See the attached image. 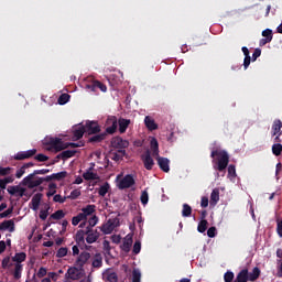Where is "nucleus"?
<instances>
[{
	"mask_svg": "<svg viewBox=\"0 0 282 282\" xmlns=\"http://www.w3.org/2000/svg\"><path fill=\"white\" fill-rule=\"evenodd\" d=\"M70 98H72V96H69V94H62L58 97L57 102H58V105H67V102H69Z\"/></svg>",
	"mask_w": 282,
	"mask_h": 282,
	"instance_id": "obj_43",
	"label": "nucleus"
},
{
	"mask_svg": "<svg viewBox=\"0 0 282 282\" xmlns=\"http://www.w3.org/2000/svg\"><path fill=\"white\" fill-rule=\"evenodd\" d=\"M131 186H135V178H133V175L131 174L123 176V178L118 184L119 191L131 188Z\"/></svg>",
	"mask_w": 282,
	"mask_h": 282,
	"instance_id": "obj_8",
	"label": "nucleus"
},
{
	"mask_svg": "<svg viewBox=\"0 0 282 282\" xmlns=\"http://www.w3.org/2000/svg\"><path fill=\"white\" fill-rule=\"evenodd\" d=\"M23 175H25V167L24 166H21V169H19L15 173V177L18 180H21L23 177Z\"/></svg>",
	"mask_w": 282,
	"mask_h": 282,
	"instance_id": "obj_63",
	"label": "nucleus"
},
{
	"mask_svg": "<svg viewBox=\"0 0 282 282\" xmlns=\"http://www.w3.org/2000/svg\"><path fill=\"white\" fill-rule=\"evenodd\" d=\"M86 243H96V241H98V239H100V232H98V230L91 229V227H87L86 228Z\"/></svg>",
	"mask_w": 282,
	"mask_h": 282,
	"instance_id": "obj_13",
	"label": "nucleus"
},
{
	"mask_svg": "<svg viewBox=\"0 0 282 282\" xmlns=\"http://www.w3.org/2000/svg\"><path fill=\"white\" fill-rule=\"evenodd\" d=\"M142 279V273H140L139 270H133L132 271V282H140Z\"/></svg>",
	"mask_w": 282,
	"mask_h": 282,
	"instance_id": "obj_50",
	"label": "nucleus"
},
{
	"mask_svg": "<svg viewBox=\"0 0 282 282\" xmlns=\"http://www.w3.org/2000/svg\"><path fill=\"white\" fill-rule=\"evenodd\" d=\"M89 261H91V253L87 251H82L75 260V265L77 268L85 269V265H87Z\"/></svg>",
	"mask_w": 282,
	"mask_h": 282,
	"instance_id": "obj_7",
	"label": "nucleus"
},
{
	"mask_svg": "<svg viewBox=\"0 0 282 282\" xmlns=\"http://www.w3.org/2000/svg\"><path fill=\"white\" fill-rule=\"evenodd\" d=\"M1 265L3 270H8V268H12L13 264L10 262V257L7 256L6 258H3Z\"/></svg>",
	"mask_w": 282,
	"mask_h": 282,
	"instance_id": "obj_54",
	"label": "nucleus"
},
{
	"mask_svg": "<svg viewBox=\"0 0 282 282\" xmlns=\"http://www.w3.org/2000/svg\"><path fill=\"white\" fill-rule=\"evenodd\" d=\"M197 230L200 234L206 232V230H208V220H200L198 223Z\"/></svg>",
	"mask_w": 282,
	"mask_h": 282,
	"instance_id": "obj_41",
	"label": "nucleus"
},
{
	"mask_svg": "<svg viewBox=\"0 0 282 282\" xmlns=\"http://www.w3.org/2000/svg\"><path fill=\"white\" fill-rule=\"evenodd\" d=\"M140 250H142V243L140 242V240H137L133 245L132 252L133 254H140Z\"/></svg>",
	"mask_w": 282,
	"mask_h": 282,
	"instance_id": "obj_51",
	"label": "nucleus"
},
{
	"mask_svg": "<svg viewBox=\"0 0 282 282\" xmlns=\"http://www.w3.org/2000/svg\"><path fill=\"white\" fill-rule=\"evenodd\" d=\"M131 246H133V237L128 235L123 239V242L121 245V250H123V252H130L131 251Z\"/></svg>",
	"mask_w": 282,
	"mask_h": 282,
	"instance_id": "obj_24",
	"label": "nucleus"
},
{
	"mask_svg": "<svg viewBox=\"0 0 282 282\" xmlns=\"http://www.w3.org/2000/svg\"><path fill=\"white\" fill-rule=\"evenodd\" d=\"M96 224H98V216H93L88 219L87 228H90V230H93V228H94V226H96Z\"/></svg>",
	"mask_w": 282,
	"mask_h": 282,
	"instance_id": "obj_53",
	"label": "nucleus"
},
{
	"mask_svg": "<svg viewBox=\"0 0 282 282\" xmlns=\"http://www.w3.org/2000/svg\"><path fill=\"white\" fill-rule=\"evenodd\" d=\"M109 184L106 182L104 185H101L98 189V195L100 197H105V195H107V193H109Z\"/></svg>",
	"mask_w": 282,
	"mask_h": 282,
	"instance_id": "obj_40",
	"label": "nucleus"
},
{
	"mask_svg": "<svg viewBox=\"0 0 282 282\" xmlns=\"http://www.w3.org/2000/svg\"><path fill=\"white\" fill-rule=\"evenodd\" d=\"M80 195H82L80 189H74L70 192L69 196H67V199H78Z\"/></svg>",
	"mask_w": 282,
	"mask_h": 282,
	"instance_id": "obj_52",
	"label": "nucleus"
},
{
	"mask_svg": "<svg viewBox=\"0 0 282 282\" xmlns=\"http://www.w3.org/2000/svg\"><path fill=\"white\" fill-rule=\"evenodd\" d=\"M14 182V175H7L4 178H0V188L1 191H6L8 184H12Z\"/></svg>",
	"mask_w": 282,
	"mask_h": 282,
	"instance_id": "obj_30",
	"label": "nucleus"
},
{
	"mask_svg": "<svg viewBox=\"0 0 282 282\" xmlns=\"http://www.w3.org/2000/svg\"><path fill=\"white\" fill-rule=\"evenodd\" d=\"M7 191L12 197H28L26 189L20 185L9 186Z\"/></svg>",
	"mask_w": 282,
	"mask_h": 282,
	"instance_id": "obj_11",
	"label": "nucleus"
},
{
	"mask_svg": "<svg viewBox=\"0 0 282 282\" xmlns=\"http://www.w3.org/2000/svg\"><path fill=\"white\" fill-rule=\"evenodd\" d=\"M150 149L152 151L153 158L160 156V143H158V139H155V138L151 139Z\"/></svg>",
	"mask_w": 282,
	"mask_h": 282,
	"instance_id": "obj_22",
	"label": "nucleus"
},
{
	"mask_svg": "<svg viewBox=\"0 0 282 282\" xmlns=\"http://www.w3.org/2000/svg\"><path fill=\"white\" fill-rule=\"evenodd\" d=\"M47 274V269L41 267L36 273L37 279H43Z\"/></svg>",
	"mask_w": 282,
	"mask_h": 282,
	"instance_id": "obj_62",
	"label": "nucleus"
},
{
	"mask_svg": "<svg viewBox=\"0 0 282 282\" xmlns=\"http://www.w3.org/2000/svg\"><path fill=\"white\" fill-rule=\"evenodd\" d=\"M106 134L107 135H113V133H116V131H118V117L116 116H109L106 119Z\"/></svg>",
	"mask_w": 282,
	"mask_h": 282,
	"instance_id": "obj_5",
	"label": "nucleus"
},
{
	"mask_svg": "<svg viewBox=\"0 0 282 282\" xmlns=\"http://www.w3.org/2000/svg\"><path fill=\"white\" fill-rule=\"evenodd\" d=\"M111 147H113V149H119V151H124L129 148V141L122 139L121 137H115L111 140Z\"/></svg>",
	"mask_w": 282,
	"mask_h": 282,
	"instance_id": "obj_12",
	"label": "nucleus"
},
{
	"mask_svg": "<svg viewBox=\"0 0 282 282\" xmlns=\"http://www.w3.org/2000/svg\"><path fill=\"white\" fill-rule=\"evenodd\" d=\"M34 155H36V149L18 152L14 154L13 159L18 161L30 160V158H34Z\"/></svg>",
	"mask_w": 282,
	"mask_h": 282,
	"instance_id": "obj_14",
	"label": "nucleus"
},
{
	"mask_svg": "<svg viewBox=\"0 0 282 282\" xmlns=\"http://www.w3.org/2000/svg\"><path fill=\"white\" fill-rule=\"evenodd\" d=\"M91 259V268H95V269H100L102 268V254L100 253H95Z\"/></svg>",
	"mask_w": 282,
	"mask_h": 282,
	"instance_id": "obj_23",
	"label": "nucleus"
},
{
	"mask_svg": "<svg viewBox=\"0 0 282 282\" xmlns=\"http://www.w3.org/2000/svg\"><path fill=\"white\" fill-rule=\"evenodd\" d=\"M259 276H261V269H259V267H254L252 272L249 273V281H257Z\"/></svg>",
	"mask_w": 282,
	"mask_h": 282,
	"instance_id": "obj_35",
	"label": "nucleus"
},
{
	"mask_svg": "<svg viewBox=\"0 0 282 282\" xmlns=\"http://www.w3.org/2000/svg\"><path fill=\"white\" fill-rule=\"evenodd\" d=\"M282 122H281V119H275L273 121V124L271 127V130H272V137L274 138V135L279 134V135H282Z\"/></svg>",
	"mask_w": 282,
	"mask_h": 282,
	"instance_id": "obj_25",
	"label": "nucleus"
},
{
	"mask_svg": "<svg viewBox=\"0 0 282 282\" xmlns=\"http://www.w3.org/2000/svg\"><path fill=\"white\" fill-rule=\"evenodd\" d=\"M250 281L249 279V273L248 269H242L236 276V280L234 282H248Z\"/></svg>",
	"mask_w": 282,
	"mask_h": 282,
	"instance_id": "obj_27",
	"label": "nucleus"
},
{
	"mask_svg": "<svg viewBox=\"0 0 282 282\" xmlns=\"http://www.w3.org/2000/svg\"><path fill=\"white\" fill-rule=\"evenodd\" d=\"M84 130L88 135H96V133H100V124H98V121H86Z\"/></svg>",
	"mask_w": 282,
	"mask_h": 282,
	"instance_id": "obj_10",
	"label": "nucleus"
},
{
	"mask_svg": "<svg viewBox=\"0 0 282 282\" xmlns=\"http://www.w3.org/2000/svg\"><path fill=\"white\" fill-rule=\"evenodd\" d=\"M276 232L282 238V220H276Z\"/></svg>",
	"mask_w": 282,
	"mask_h": 282,
	"instance_id": "obj_64",
	"label": "nucleus"
},
{
	"mask_svg": "<svg viewBox=\"0 0 282 282\" xmlns=\"http://www.w3.org/2000/svg\"><path fill=\"white\" fill-rule=\"evenodd\" d=\"M46 173H50V170L47 169L35 170L33 173L29 174L22 180L21 185L30 188V184H33L34 182H36V180H34L36 175H46Z\"/></svg>",
	"mask_w": 282,
	"mask_h": 282,
	"instance_id": "obj_3",
	"label": "nucleus"
},
{
	"mask_svg": "<svg viewBox=\"0 0 282 282\" xmlns=\"http://www.w3.org/2000/svg\"><path fill=\"white\" fill-rule=\"evenodd\" d=\"M106 139H107L106 132H102V133L98 132L96 134H93L90 138H88V142L90 144H98V143L102 142V140H106Z\"/></svg>",
	"mask_w": 282,
	"mask_h": 282,
	"instance_id": "obj_21",
	"label": "nucleus"
},
{
	"mask_svg": "<svg viewBox=\"0 0 282 282\" xmlns=\"http://www.w3.org/2000/svg\"><path fill=\"white\" fill-rule=\"evenodd\" d=\"M91 171H94V164H93V166H90V167L83 174L84 180H86V182H91V181H95V180H100V176H98V173H94V172H91Z\"/></svg>",
	"mask_w": 282,
	"mask_h": 282,
	"instance_id": "obj_20",
	"label": "nucleus"
},
{
	"mask_svg": "<svg viewBox=\"0 0 282 282\" xmlns=\"http://www.w3.org/2000/svg\"><path fill=\"white\" fill-rule=\"evenodd\" d=\"M144 124L149 131H155L158 129V123H155V120L149 116L144 118Z\"/></svg>",
	"mask_w": 282,
	"mask_h": 282,
	"instance_id": "obj_31",
	"label": "nucleus"
},
{
	"mask_svg": "<svg viewBox=\"0 0 282 282\" xmlns=\"http://www.w3.org/2000/svg\"><path fill=\"white\" fill-rule=\"evenodd\" d=\"M48 151H55V153H58L61 151H65V149H78L80 144L73 143V142H63V139L61 138H50L45 142Z\"/></svg>",
	"mask_w": 282,
	"mask_h": 282,
	"instance_id": "obj_2",
	"label": "nucleus"
},
{
	"mask_svg": "<svg viewBox=\"0 0 282 282\" xmlns=\"http://www.w3.org/2000/svg\"><path fill=\"white\" fill-rule=\"evenodd\" d=\"M34 160H36L37 162H47L50 160V156L40 153L34 156Z\"/></svg>",
	"mask_w": 282,
	"mask_h": 282,
	"instance_id": "obj_56",
	"label": "nucleus"
},
{
	"mask_svg": "<svg viewBox=\"0 0 282 282\" xmlns=\"http://www.w3.org/2000/svg\"><path fill=\"white\" fill-rule=\"evenodd\" d=\"M85 133H86L85 126H82L74 130L73 135H74L75 140H80L83 138V135H85Z\"/></svg>",
	"mask_w": 282,
	"mask_h": 282,
	"instance_id": "obj_36",
	"label": "nucleus"
},
{
	"mask_svg": "<svg viewBox=\"0 0 282 282\" xmlns=\"http://www.w3.org/2000/svg\"><path fill=\"white\" fill-rule=\"evenodd\" d=\"M140 199H141V204H142L143 206H147V205L149 204V192L143 191V192L141 193Z\"/></svg>",
	"mask_w": 282,
	"mask_h": 282,
	"instance_id": "obj_49",
	"label": "nucleus"
},
{
	"mask_svg": "<svg viewBox=\"0 0 282 282\" xmlns=\"http://www.w3.org/2000/svg\"><path fill=\"white\" fill-rule=\"evenodd\" d=\"M52 180H54V174L45 177H35V181L33 183H30L29 188H36L37 186H41L43 182H52Z\"/></svg>",
	"mask_w": 282,
	"mask_h": 282,
	"instance_id": "obj_18",
	"label": "nucleus"
},
{
	"mask_svg": "<svg viewBox=\"0 0 282 282\" xmlns=\"http://www.w3.org/2000/svg\"><path fill=\"white\" fill-rule=\"evenodd\" d=\"M193 215V207L188 204H183L182 217H191Z\"/></svg>",
	"mask_w": 282,
	"mask_h": 282,
	"instance_id": "obj_37",
	"label": "nucleus"
},
{
	"mask_svg": "<svg viewBox=\"0 0 282 282\" xmlns=\"http://www.w3.org/2000/svg\"><path fill=\"white\" fill-rule=\"evenodd\" d=\"M64 217H65V212H63V209L56 210L51 215V219H55V220L63 219Z\"/></svg>",
	"mask_w": 282,
	"mask_h": 282,
	"instance_id": "obj_47",
	"label": "nucleus"
},
{
	"mask_svg": "<svg viewBox=\"0 0 282 282\" xmlns=\"http://www.w3.org/2000/svg\"><path fill=\"white\" fill-rule=\"evenodd\" d=\"M22 273H23V264L13 263L12 274L15 281H19V279H21Z\"/></svg>",
	"mask_w": 282,
	"mask_h": 282,
	"instance_id": "obj_32",
	"label": "nucleus"
},
{
	"mask_svg": "<svg viewBox=\"0 0 282 282\" xmlns=\"http://www.w3.org/2000/svg\"><path fill=\"white\" fill-rule=\"evenodd\" d=\"M272 153L275 155V158H279L282 153V144L281 143H275L272 145Z\"/></svg>",
	"mask_w": 282,
	"mask_h": 282,
	"instance_id": "obj_45",
	"label": "nucleus"
},
{
	"mask_svg": "<svg viewBox=\"0 0 282 282\" xmlns=\"http://www.w3.org/2000/svg\"><path fill=\"white\" fill-rule=\"evenodd\" d=\"M141 160L147 171H153V166H155V161H153V158L151 156V150H147L144 154L141 155Z\"/></svg>",
	"mask_w": 282,
	"mask_h": 282,
	"instance_id": "obj_9",
	"label": "nucleus"
},
{
	"mask_svg": "<svg viewBox=\"0 0 282 282\" xmlns=\"http://www.w3.org/2000/svg\"><path fill=\"white\" fill-rule=\"evenodd\" d=\"M262 36H264V39H270V41H272L273 39L272 30L265 29L264 31H262Z\"/></svg>",
	"mask_w": 282,
	"mask_h": 282,
	"instance_id": "obj_61",
	"label": "nucleus"
},
{
	"mask_svg": "<svg viewBox=\"0 0 282 282\" xmlns=\"http://www.w3.org/2000/svg\"><path fill=\"white\" fill-rule=\"evenodd\" d=\"M28 259V254L25 252H18L14 254V257L11 258V261L13 263L22 265L23 261Z\"/></svg>",
	"mask_w": 282,
	"mask_h": 282,
	"instance_id": "obj_29",
	"label": "nucleus"
},
{
	"mask_svg": "<svg viewBox=\"0 0 282 282\" xmlns=\"http://www.w3.org/2000/svg\"><path fill=\"white\" fill-rule=\"evenodd\" d=\"M85 235H87L85 230H78L75 235V241L77 246H79V248H82V246H85V249L89 250V246L85 245Z\"/></svg>",
	"mask_w": 282,
	"mask_h": 282,
	"instance_id": "obj_17",
	"label": "nucleus"
},
{
	"mask_svg": "<svg viewBox=\"0 0 282 282\" xmlns=\"http://www.w3.org/2000/svg\"><path fill=\"white\" fill-rule=\"evenodd\" d=\"M66 274L72 281H78V279H83V276H85V269L77 265L70 267L68 268Z\"/></svg>",
	"mask_w": 282,
	"mask_h": 282,
	"instance_id": "obj_6",
	"label": "nucleus"
},
{
	"mask_svg": "<svg viewBox=\"0 0 282 282\" xmlns=\"http://www.w3.org/2000/svg\"><path fill=\"white\" fill-rule=\"evenodd\" d=\"M108 282H118V274L116 272L109 273L107 275Z\"/></svg>",
	"mask_w": 282,
	"mask_h": 282,
	"instance_id": "obj_60",
	"label": "nucleus"
},
{
	"mask_svg": "<svg viewBox=\"0 0 282 282\" xmlns=\"http://www.w3.org/2000/svg\"><path fill=\"white\" fill-rule=\"evenodd\" d=\"M67 197H63L61 196V194H56L54 197H53V200L57 204H65Z\"/></svg>",
	"mask_w": 282,
	"mask_h": 282,
	"instance_id": "obj_58",
	"label": "nucleus"
},
{
	"mask_svg": "<svg viewBox=\"0 0 282 282\" xmlns=\"http://www.w3.org/2000/svg\"><path fill=\"white\" fill-rule=\"evenodd\" d=\"M65 177H67V171H62L53 174V180H55L56 182H61L65 180Z\"/></svg>",
	"mask_w": 282,
	"mask_h": 282,
	"instance_id": "obj_44",
	"label": "nucleus"
},
{
	"mask_svg": "<svg viewBox=\"0 0 282 282\" xmlns=\"http://www.w3.org/2000/svg\"><path fill=\"white\" fill-rule=\"evenodd\" d=\"M210 158H213V165L215 171H219V173H224L226 169H228V164L230 163V155L226 150L214 149L210 153Z\"/></svg>",
	"mask_w": 282,
	"mask_h": 282,
	"instance_id": "obj_1",
	"label": "nucleus"
},
{
	"mask_svg": "<svg viewBox=\"0 0 282 282\" xmlns=\"http://www.w3.org/2000/svg\"><path fill=\"white\" fill-rule=\"evenodd\" d=\"M207 236H208L210 239L217 237V227H210V228L207 230Z\"/></svg>",
	"mask_w": 282,
	"mask_h": 282,
	"instance_id": "obj_59",
	"label": "nucleus"
},
{
	"mask_svg": "<svg viewBox=\"0 0 282 282\" xmlns=\"http://www.w3.org/2000/svg\"><path fill=\"white\" fill-rule=\"evenodd\" d=\"M67 252H69V250L66 247H61L56 252L57 259H63V257H67Z\"/></svg>",
	"mask_w": 282,
	"mask_h": 282,
	"instance_id": "obj_48",
	"label": "nucleus"
},
{
	"mask_svg": "<svg viewBox=\"0 0 282 282\" xmlns=\"http://www.w3.org/2000/svg\"><path fill=\"white\" fill-rule=\"evenodd\" d=\"M217 202H219V189L214 188L210 194V205L215 206V205H217Z\"/></svg>",
	"mask_w": 282,
	"mask_h": 282,
	"instance_id": "obj_34",
	"label": "nucleus"
},
{
	"mask_svg": "<svg viewBox=\"0 0 282 282\" xmlns=\"http://www.w3.org/2000/svg\"><path fill=\"white\" fill-rule=\"evenodd\" d=\"M0 230H9V232H14V220H4L0 224Z\"/></svg>",
	"mask_w": 282,
	"mask_h": 282,
	"instance_id": "obj_28",
	"label": "nucleus"
},
{
	"mask_svg": "<svg viewBox=\"0 0 282 282\" xmlns=\"http://www.w3.org/2000/svg\"><path fill=\"white\" fill-rule=\"evenodd\" d=\"M86 89L89 91H96V89H100L104 94L107 93V85L102 84L101 82L94 80L91 84L86 85Z\"/></svg>",
	"mask_w": 282,
	"mask_h": 282,
	"instance_id": "obj_16",
	"label": "nucleus"
},
{
	"mask_svg": "<svg viewBox=\"0 0 282 282\" xmlns=\"http://www.w3.org/2000/svg\"><path fill=\"white\" fill-rule=\"evenodd\" d=\"M76 150H65L61 153L62 160H69V158H74L76 155Z\"/></svg>",
	"mask_w": 282,
	"mask_h": 282,
	"instance_id": "obj_38",
	"label": "nucleus"
},
{
	"mask_svg": "<svg viewBox=\"0 0 282 282\" xmlns=\"http://www.w3.org/2000/svg\"><path fill=\"white\" fill-rule=\"evenodd\" d=\"M117 124L119 126V133H127L129 124H131V119L119 118L117 119Z\"/></svg>",
	"mask_w": 282,
	"mask_h": 282,
	"instance_id": "obj_19",
	"label": "nucleus"
},
{
	"mask_svg": "<svg viewBox=\"0 0 282 282\" xmlns=\"http://www.w3.org/2000/svg\"><path fill=\"white\" fill-rule=\"evenodd\" d=\"M234 279H235V273L232 271H227L224 274V281L225 282H231V281H234Z\"/></svg>",
	"mask_w": 282,
	"mask_h": 282,
	"instance_id": "obj_55",
	"label": "nucleus"
},
{
	"mask_svg": "<svg viewBox=\"0 0 282 282\" xmlns=\"http://www.w3.org/2000/svg\"><path fill=\"white\" fill-rule=\"evenodd\" d=\"M118 226H120V220L118 218H110L100 227V230L104 235H111Z\"/></svg>",
	"mask_w": 282,
	"mask_h": 282,
	"instance_id": "obj_4",
	"label": "nucleus"
},
{
	"mask_svg": "<svg viewBox=\"0 0 282 282\" xmlns=\"http://www.w3.org/2000/svg\"><path fill=\"white\" fill-rule=\"evenodd\" d=\"M41 199H43V194L37 193L31 199L32 210H39V206H41Z\"/></svg>",
	"mask_w": 282,
	"mask_h": 282,
	"instance_id": "obj_26",
	"label": "nucleus"
},
{
	"mask_svg": "<svg viewBox=\"0 0 282 282\" xmlns=\"http://www.w3.org/2000/svg\"><path fill=\"white\" fill-rule=\"evenodd\" d=\"M80 221H87V219L85 218V214L79 213L77 216H74L72 219L73 226H78Z\"/></svg>",
	"mask_w": 282,
	"mask_h": 282,
	"instance_id": "obj_39",
	"label": "nucleus"
},
{
	"mask_svg": "<svg viewBox=\"0 0 282 282\" xmlns=\"http://www.w3.org/2000/svg\"><path fill=\"white\" fill-rule=\"evenodd\" d=\"M228 175L229 177H237V169L235 167V165L230 164L228 166Z\"/></svg>",
	"mask_w": 282,
	"mask_h": 282,
	"instance_id": "obj_57",
	"label": "nucleus"
},
{
	"mask_svg": "<svg viewBox=\"0 0 282 282\" xmlns=\"http://www.w3.org/2000/svg\"><path fill=\"white\" fill-rule=\"evenodd\" d=\"M83 213H80L82 215H84V219H87V217H89V215H91L93 213H96V205H87L86 207H84L82 209Z\"/></svg>",
	"mask_w": 282,
	"mask_h": 282,
	"instance_id": "obj_33",
	"label": "nucleus"
},
{
	"mask_svg": "<svg viewBox=\"0 0 282 282\" xmlns=\"http://www.w3.org/2000/svg\"><path fill=\"white\" fill-rule=\"evenodd\" d=\"M156 158V162L159 164V169H161V171H163V173H169V171H171V161L167 158L164 156H155Z\"/></svg>",
	"mask_w": 282,
	"mask_h": 282,
	"instance_id": "obj_15",
	"label": "nucleus"
},
{
	"mask_svg": "<svg viewBox=\"0 0 282 282\" xmlns=\"http://www.w3.org/2000/svg\"><path fill=\"white\" fill-rule=\"evenodd\" d=\"M124 155H127V150H118V152H116L113 154L112 160H115V162H118V161L122 160V158H124Z\"/></svg>",
	"mask_w": 282,
	"mask_h": 282,
	"instance_id": "obj_46",
	"label": "nucleus"
},
{
	"mask_svg": "<svg viewBox=\"0 0 282 282\" xmlns=\"http://www.w3.org/2000/svg\"><path fill=\"white\" fill-rule=\"evenodd\" d=\"M14 169L12 167H3L0 166V177H8V175H12Z\"/></svg>",
	"mask_w": 282,
	"mask_h": 282,
	"instance_id": "obj_42",
	"label": "nucleus"
}]
</instances>
